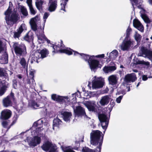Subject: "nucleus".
I'll use <instances>...</instances> for the list:
<instances>
[{
  "instance_id": "obj_38",
  "label": "nucleus",
  "mask_w": 152,
  "mask_h": 152,
  "mask_svg": "<svg viewBox=\"0 0 152 152\" xmlns=\"http://www.w3.org/2000/svg\"><path fill=\"white\" fill-rule=\"evenodd\" d=\"M21 12L23 15L27 16L28 15V12L26 9L24 7H22L21 9Z\"/></svg>"
},
{
  "instance_id": "obj_56",
  "label": "nucleus",
  "mask_w": 152,
  "mask_h": 152,
  "mask_svg": "<svg viewBox=\"0 0 152 152\" xmlns=\"http://www.w3.org/2000/svg\"><path fill=\"white\" fill-rule=\"evenodd\" d=\"M17 76L19 79H21L22 78V76L20 75H18Z\"/></svg>"
},
{
  "instance_id": "obj_48",
  "label": "nucleus",
  "mask_w": 152,
  "mask_h": 152,
  "mask_svg": "<svg viewBox=\"0 0 152 152\" xmlns=\"http://www.w3.org/2000/svg\"><path fill=\"white\" fill-rule=\"evenodd\" d=\"M31 0H27V3L28 4V5L29 7H30L32 6L31 4Z\"/></svg>"
},
{
  "instance_id": "obj_29",
  "label": "nucleus",
  "mask_w": 152,
  "mask_h": 152,
  "mask_svg": "<svg viewBox=\"0 0 152 152\" xmlns=\"http://www.w3.org/2000/svg\"><path fill=\"white\" fill-rule=\"evenodd\" d=\"M43 129V128L42 127H38L36 128V131L31 132V134L33 136L36 135H40L43 133L42 132Z\"/></svg>"
},
{
  "instance_id": "obj_4",
  "label": "nucleus",
  "mask_w": 152,
  "mask_h": 152,
  "mask_svg": "<svg viewBox=\"0 0 152 152\" xmlns=\"http://www.w3.org/2000/svg\"><path fill=\"white\" fill-rule=\"evenodd\" d=\"M12 3L10 1L9 7L4 13L6 22L8 25H12L15 23L19 18L16 13L12 11Z\"/></svg>"
},
{
  "instance_id": "obj_13",
  "label": "nucleus",
  "mask_w": 152,
  "mask_h": 152,
  "mask_svg": "<svg viewBox=\"0 0 152 152\" xmlns=\"http://www.w3.org/2000/svg\"><path fill=\"white\" fill-rule=\"evenodd\" d=\"M138 55L147 57L151 60L152 59V50H148L145 47H142Z\"/></svg>"
},
{
  "instance_id": "obj_37",
  "label": "nucleus",
  "mask_w": 152,
  "mask_h": 152,
  "mask_svg": "<svg viewBox=\"0 0 152 152\" xmlns=\"http://www.w3.org/2000/svg\"><path fill=\"white\" fill-rule=\"evenodd\" d=\"M142 12H141V16L142 18L144 20L145 22L147 23H150V21L149 18L147 16L144 14H142Z\"/></svg>"
},
{
  "instance_id": "obj_54",
  "label": "nucleus",
  "mask_w": 152,
  "mask_h": 152,
  "mask_svg": "<svg viewBox=\"0 0 152 152\" xmlns=\"http://www.w3.org/2000/svg\"><path fill=\"white\" fill-rule=\"evenodd\" d=\"M34 72L33 71H30L29 73V75L31 76L32 77H34Z\"/></svg>"
},
{
  "instance_id": "obj_24",
  "label": "nucleus",
  "mask_w": 152,
  "mask_h": 152,
  "mask_svg": "<svg viewBox=\"0 0 152 152\" xmlns=\"http://www.w3.org/2000/svg\"><path fill=\"white\" fill-rule=\"evenodd\" d=\"M57 5V0H49V10L50 12L54 11Z\"/></svg>"
},
{
  "instance_id": "obj_6",
  "label": "nucleus",
  "mask_w": 152,
  "mask_h": 152,
  "mask_svg": "<svg viewBox=\"0 0 152 152\" xmlns=\"http://www.w3.org/2000/svg\"><path fill=\"white\" fill-rule=\"evenodd\" d=\"M6 50V47L2 45L0 40V63L6 64L8 62V55Z\"/></svg>"
},
{
  "instance_id": "obj_31",
  "label": "nucleus",
  "mask_w": 152,
  "mask_h": 152,
  "mask_svg": "<svg viewBox=\"0 0 152 152\" xmlns=\"http://www.w3.org/2000/svg\"><path fill=\"white\" fill-rule=\"evenodd\" d=\"M44 106V104L43 103H37L35 102H33L32 103V106L35 109L38 108H40Z\"/></svg>"
},
{
  "instance_id": "obj_34",
  "label": "nucleus",
  "mask_w": 152,
  "mask_h": 152,
  "mask_svg": "<svg viewBox=\"0 0 152 152\" xmlns=\"http://www.w3.org/2000/svg\"><path fill=\"white\" fill-rule=\"evenodd\" d=\"M68 0H61V10H63L64 12H65V8L66 5V4Z\"/></svg>"
},
{
  "instance_id": "obj_36",
  "label": "nucleus",
  "mask_w": 152,
  "mask_h": 152,
  "mask_svg": "<svg viewBox=\"0 0 152 152\" xmlns=\"http://www.w3.org/2000/svg\"><path fill=\"white\" fill-rule=\"evenodd\" d=\"M137 64H143L147 68L150 66V63L148 61H145L143 60H139L137 62Z\"/></svg>"
},
{
  "instance_id": "obj_14",
  "label": "nucleus",
  "mask_w": 152,
  "mask_h": 152,
  "mask_svg": "<svg viewBox=\"0 0 152 152\" xmlns=\"http://www.w3.org/2000/svg\"><path fill=\"white\" fill-rule=\"evenodd\" d=\"M98 118L101 122L102 127L105 130L104 132V133L108 124L109 119L104 114H99Z\"/></svg>"
},
{
  "instance_id": "obj_1",
  "label": "nucleus",
  "mask_w": 152,
  "mask_h": 152,
  "mask_svg": "<svg viewBox=\"0 0 152 152\" xmlns=\"http://www.w3.org/2000/svg\"><path fill=\"white\" fill-rule=\"evenodd\" d=\"M39 20V18L38 16H36L31 18L29 22L31 29L34 31H37L36 34L37 37V41L39 44L43 43L46 41L48 43L50 44L51 47H52L54 50L53 52L64 53L68 55L72 54L73 50L69 48H64V45L61 41L58 43H56L55 45L50 43V41L46 38L44 34V27L40 29H38L37 30L36 23Z\"/></svg>"
},
{
  "instance_id": "obj_18",
  "label": "nucleus",
  "mask_w": 152,
  "mask_h": 152,
  "mask_svg": "<svg viewBox=\"0 0 152 152\" xmlns=\"http://www.w3.org/2000/svg\"><path fill=\"white\" fill-rule=\"evenodd\" d=\"M118 78L116 75H111L108 78L109 83L116 87H117Z\"/></svg>"
},
{
  "instance_id": "obj_17",
  "label": "nucleus",
  "mask_w": 152,
  "mask_h": 152,
  "mask_svg": "<svg viewBox=\"0 0 152 152\" xmlns=\"http://www.w3.org/2000/svg\"><path fill=\"white\" fill-rule=\"evenodd\" d=\"M112 100V99L110 95H105L101 97L99 101V103L101 106H104L107 105Z\"/></svg>"
},
{
  "instance_id": "obj_7",
  "label": "nucleus",
  "mask_w": 152,
  "mask_h": 152,
  "mask_svg": "<svg viewBox=\"0 0 152 152\" xmlns=\"http://www.w3.org/2000/svg\"><path fill=\"white\" fill-rule=\"evenodd\" d=\"M134 42L129 37H126L121 45V48L123 51L128 50L132 48Z\"/></svg>"
},
{
  "instance_id": "obj_5",
  "label": "nucleus",
  "mask_w": 152,
  "mask_h": 152,
  "mask_svg": "<svg viewBox=\"0 0 152 152\" xmlns=\"http://www.w3.org/2000/svg\"><path fill=\"white\" fill-rule=\"evenodd\" d=\"M12 47L17 56H24L27 53L26 46L23 44H20L17 42H14Z\"/></svg>"
},
{
  "instance_id": "obj_3",
  "label": "nucleus",
  "mask_w": 152,
  "mask_h": 152,
  "mask_svg": "<svg viewBox=\"0 0 152 152\" xmlns=\"http://www.w3.org/2000/svg\"><path fill=\"white\" fill-rule=\"evenodd\" d=\"M103 135L102 133L99 130L93 131L90 135V142L93 145L98 146L97 148L99 149V152H101V145L103 142ZM82 152H96L95 150L89 149L88 147H83L82 149Z\"/></svg>"
},
{
  "instance_id": "obj_52",
  "label": "nucleus",
  "mask_w": 152,
  "mask_h": 152,
  "mask_svg": "<svg viewBox=\"0 0 152 152\" xmlns=\"http://www.w3.org/2000/svg\"><path fill=\"white\" fill-rule=\"evenodd\" d=\"M39 121H39L37 122H34L33 124V127H36L38 126V124L39 123Z\"/></svg>"
},
{
  "instance_id": "obj_19",
  "label": "nucleus",
  "mask_w": 152,
  "mask_h": 152,
  "mask_svg": "<svg viewBox=\"0 0 152 152\" xmlns=\"http://www.w3.org/2000/svg\"><path fill=\"white\" fill-rule=\"evenodd\" d=\"M9 86V84L7 81H5L4 80L1 81H0V87H1L0 89V96L4 94Z\"/></svg>"
},
{
  "instance_id": "obj_57",
  "label": "nucleus",
  "mask_w": 152,
  "mask_h": 152,
  "mask_svg": "<svg viewBox=\"0 0 152 152\" xmlns=\"http://www.w3.org/2000/svg\"><path fill=\"white\" fill-rule=\"evenodd\" d=\"M13 87L14 88H16V87L17 86L16 84H15V83H14L13 84Z\"/></svg>"
},
{
  "instance_id": "obj_11",
  "label": "nucleus",
  "mask_w": 152,
  "mask_h": 152,
  "mask_svg": "<svg viewBox=\"0 0 152 152\" xmlns=\"http://www.w3.org/2000/svg\"><path fill=\"white\" fill-rule=\"evenodd\" d=\"M48 54V51L46 49L44 48L40 51H36L34 54V57L36 58V61L38 63V59H42L46 57Z\"/></svg>"
},
{
  "instance_id": "obj_50",
  "label": "nucleus",
  "mask_w": 152,
  "mask_h": 152,
  "mask_svg": "<svg viewBox=\"0 0 152 152\" xmlns=\"http://www.w3.org/2000/svg\"><path fill=\"white\" fill-rule=\"evenodd\" d=\"M2 125L4 127L6 128L7 127V123L6 121H3L2 123Z\"/></svg>"
},
{
  "instance_id": "obj_33",
  "label": "nucleus",
  "mask_w": 152,
  "mask_h": 152,
  "mask_svg": "<svg viewBox=\"0 0 152 152\" xmlns=\"http://www.w3.org/2000/svg\"><path fill=\"white\" fill-rule=\"evenodd\" d=\"M43 1L42 0H37L36 2V5L37 9L40 10L42 9Z\"/></svg>"
},
{
  "instance_id": "obj_43",
  "label": "nucleus",
  "mask_w": 152,
  "mask_h": 152,
  "mask_svg": "<svg viewBox=\"0 0 152 152\" xmlns=\"http://www.w3.org/2000/svg\"><path fill=\"white\" fill-rule=\"evenodd\" d=\"M132 31V29L129 27H128L126 30V37H129V36L130 35Z\"/></svg>"
},
{
  "instance_id": "obj_64",
  "label": "nucleus",
  "mask_w": 152,
  "mask_h": 152,
  "mask_svg": "<svg viewBox=\"0 0 152 152\" xmlns=\"http://www.w3.org/2000/svg\"><path fill=\"white\" fill-rule=\"evenodd\" d=\"M120 94V93L119 92H118L116 93V95H117V94H118V95H119Z\"/></svg>"
},
{
  "instance_id": "obj_10",
  "label": "nucleus",
  "mask_w": 152,
  "mask_h": 152,
  "mask_svg": "<svg viewBox=\"0 0 152 152\" xmlns=\"http://www.w3.org/2000/svg\"><path fill=\"white\" fill-rule=\"evenodd\" d=\"M72 107L74 109L76 116L83 117L86 120H88L90 119V118H89L86 115L84 109L81 106H78L76 107L75 109L74 108V106H73Z\"/></svg>"
},
{
  "instance_id": "obj_39",
  "label": "nucleus",
  "mask_w": 152,
  "mask_h": 152,
  "mask_svg": "<svg viewBox=\"0 0 152 152\" xmlns=\"http://www.w3.org/2000/svg\"><path fill=\"white\" fill-rule=\"evenodd\" d=\"M135 39L137 42H140L141 39L142 37L137 32H136L134 35Z\"/></svg>"
},
{
  "instance_id": "obj_49",
  "label": "nucleus",
  "mask_w": 152,
  "mask_h": 152,
  "mask_svg": "<svg viewBox=\"0 0 152 152\" xmlns=\"http://www.w3.org/2000/svg\"><path fill=\"white\" fill-rule=\"evenodd\" d=\"M29 33H28L24 37V39L26 40V41H29V39L30 38V37L29 35Z\"/></svg>"
},
{
  "instance_id": "obj_45",
  "label": "nucleus",
  "mask_w": 152,
  "mask_h": 152,
  "mask_svg": "<svg viewBox=\"0 0 152 152\" xmlns=\"http://www.w3.org/2000/svg\"><path fill=\"white\" fill-rule=\"evenodd\" d=\"M123 96H119L118 97L116 98V102L118 103H120L121 102V99L123 98Z\"/></svg>"
},
{
  "instance_id": "obj_53",
  "label": "nucleus",
  "mask_w": 152,
  "mask_h": 152,
  "mask_svg": "<svg viewBox=\"0 0 152 152\" xmlns=\"http://www.w3.org/2000/svg\"><path fill=\"white\" fill-rule=\"evenodd\" d=\"M148 79V77L147 76L145 75H143L142 76V80L143 81H145L146 80Z\"/></svg>"
},
{
  "instance_id": "obj_26",
  "label": "nucleus",
  "mask_w": 152,
  "mask_h": 152,
  "mask_svg": "<svg viewBox=\"0 0 152 152\" xmlns=\"http://www.w3.org/2000/svg\"><path fill=\"white\" fill-rule=\"evenodd\" d=\"M76 146H68L66 147L65 148L63 149L64 152H75V151L72 150V149L75 150H77L78 148V146H79V144L78 142H75Z\"/></svg>"
},
{
  "instance_id": "obj_61",
  "label": "nucleus",
  "mask_w": 152,
  "mask_h": 152,
  "mask_svg": "<svg viewBox=\"0 0 152 152\" xmlns=\"http://www.w3.org/2000/svg\"><path fill=\"white\" fill-rule=\"evenodd\" d=\"M140 84V82H139L137 85V87Z\"/></svg>"
},
{
  "instance_id": "obj_23",
  "label": "nucleus",
  "mask_w": 152,
  "mask_h": 152,
  "mask_svg": "<svg viewBox=\"0 0 152 152\" xmlns=\"http://www.w3.org/2000/svg\"><path fill=\"white\" fill-rule=\"evenodd\" d=\"M61 115L63 120L66 122H69L72 117L71 113L67 111H62Z\"/></svg>"
},
{
  "instance_id": "obj_21",
  "label": "nucleus",
  "mask_w": 152,
  "mask_h": 152,
  "mask_svg": "<svg viewBox=\"0 0 152 152\" xmlns=\"http://www.w3.org/2000/svg\"><path fill=\"white\" fill-rule=\"evenodd\" d=\"M137 79V77L135 73H132L126 75L124 79V82L127 83L133 82H134Z\"/></svg>"
},
{
  "instance_id": "obj_8",
  "label": "nucleus",
  "mask_w": 152,
  "mask_h": 152,
  "mask_svg": "<svg viewBox=\"0 0 152 152\" xmlns=\"http://www.w3.org/2000/svg\"><path fill=\"white\" fill-rule=\"evenodd\" d=\"M92 80V88L93 89L102 88L104 84V80L101 77L94 76Z\"/></svg>"
},
{
  "instance_id": "obj_51",
  "label": "nucleus",
  "mask_w": 152,
  "mask_h": 152,
  "mask_svg": "<svg viewBox=\"0 0 152 152\" xmlns=\"http://www.w3.org/2000/svg\"><path fill=\"white\" fill-rule=\"evenodd\" d=\"M18 118V116L17 115H15L14 116L13 118V122L15 123L17 119Z\"/></svg>"
},
{
  "instance_id": "obj_46",
  "label": "nucleus",
  "mask_w": 152,
  "mask_h": 152,
  "mask_svg": "<svg viewBox=\"0 0 152 152\" xmlns=\"http://www.w3.org/2000/svg\"><path fill=\"white\" fill-rule=\"evenodd\" d=\"M133 6L134 5H136L137 4V0H130Z\"/></svg>"
},
{
  "instance_id": "obj_60",
  "label": "nucleus",
  "mask_w": 152,
  "mask_h": 152,
  "mask_svg": "<svg viewBox=\"0 0 152 152\" xmlns=\"http://www.w3.org/2000/svg\"><path fill=\"white\" fill-rule=\"evenodd\" d=\"M76 94H72V97H74L75 96Z\"/></svg>"
},
{
  "instance_id": "obj_44",
  "label": "nucleus",
  "mask_w": 152,
  "mask_h": 152,
  "mask_svg": "<svg viewBox=\"0 0 152 152\" xmlns=\"http://www.w3.org/2000/svg\"><path fill=\"white\" fill-rule=\"evenodd\" d=\"M29 8L31 14L34 15L36 14V12L32 6L29 7Z\"/></svg>"
},
{
  "instance_id": "obj_9",
  "label": "nucleus",
  "mask_w": 152,
  "mask_h": 152,
  "mask_svg": "<svg viewBox=\"0 0 152 152\" xmlns=\"http://www.w3.org/2000/svg\"><path fill=\"white\" fill-rule=\"evenodd\" d=\"M41 148L44 151L48 152H58L56 146L50 142L48 141L45 142L42 146Z\"/></svg>"
},
{
  "instance_id": "obj_40",
  "label": "nucleus",
  "mask_w": 152,
  "mask_h": 152,
  "mask_svg": "<svg viewBox=\"0 0 152 152\" xmlns=\"http://www.w3.org/2000/svg\"><path fill=\"white\" fill-rule=\"evenodd\" d=\"M26 29V25L24 24H22L18 30L22 32L23 31Z\"/></svg>"
},
{
  "instance_id": "obj_25",
  "label": "nucleus",
  "mask_w": 152,
  "mask_h": 152,
  "mask_svg": "<svg viewBox=\"0 0 152 152\" xmlns=\"http://www.w3.org/2000/svg\"><path fill=\"white\" fill-rule=\"evenodd\" d=\"M110 65L112 66H105L103 69V70L105 73H108L115 70L116 69V65L113 63H111Z\"/></svg>"
},
{
  "instance_id": "obj_15",
  "label": "nucleus",
  "mask_w": 152,
  "mask_h": 152,
  "mask_svg": "<svg viewBox=\"0 0 152 152\" xmlns=\"http://www.w3.org/2000/svg\"><path fill=\"white\" fill-rule=\"evenodd\" d=\"M51 99L54 101L58 102H65L66 105H68V103L69 102L70 99L67 96H62L57 95L56 94H53L51 95Z\"/></svg>"
},
{
  "instance_id": "obj_55",
  "label": "nucleus",
  "mask_w": 152,
  "mask_h": 152,
  "mask_svg": "<svg viewBox=\"0 0 152 152\" xmlns=\"http://www.w3.org/2000/svg\"><path fill=\"white\" fill-rule=\"evenodd\" d=\"M32 81L33 83L32 86L33 87H34L35 85H36V83L35 82V81H34V80L33 79H32Z\"/></svg>"
},
{
  "instance_id": "obj_30",
  "label": "nucleus",
  "mask_w": 152,
  "mask_h": 152,
  "mask_svg": "<svg viewBox=\"0 0 152 152\" xmlns=\"http://www.w3.org/2000/svg\"><path fill=\"white\" fill-rule=\"evenodd\" d=\"M61 121L60 119L56 118L53 120V129L54 130L55 127H58L61 124Z\"/></svg>"
},
{
  "instance_id": "obj_63",
  "label": "nucleus",
  "mask_w": 152,
  "mask_h": 152,
  "mask_svg": "<svg viewBox=\"0 0 152 152\" xmlns=\"http://www.w3.org/2000/svg\"><path fill=\"white\" fill-rule=\"evenodd\" d=\"M130 90V88H129V87L128 88V91H129Z\"/></svg>"
},
{
  "instance_id": "obj_58",
  "label": "nucleus",
  "mask_w": 152,
  "mask_h": 152,
  "mask_svg": "<svg viewBox=\"0 0 152 152\" xmlns=\"http://www.w3.org/2000/svg\"><path fill=\"white\" fill-rule=\"evenodd\" d=\"M76 99V98L75 97H74V98H73V99H72V100L73 101H75V102H74V103H75V102H76V101H75Z\"/></svg>"
},
{
  "instance_id": "obj_28",
  "label": "nucleus",
  "mask_w": 152,
  "mask_h": 152,
  "mask_svg": "<svg viewBox=\"0 0 152 152\" xmlns=\"http://www.w3.org/2000/svg\"><path fill=\"white\" fill-rule=\"evenodd\" d=\"M118 55V52L116 50H113L112 52L109 53V58L110 60L115 59Z\"/></svg>"
},
{
  "instance_id": "obj_32",
  "label": "nucleus",
  "mask_w": 152,
  "mask_h": 152,
  "mask_svg": "<svg viewBox=\"0 0 152 152\" xmlns=\"http://www.w3.org/2000/svg\"><path fill=\"white\" fill-rule=\"evenodd\" d=\"M5 73V70L3 68H0V77H2V80L1 79H0V81H3L4 80L5 81H7L6 80Z\"/></svg>"
},
{
  "instance_id": "obj_42",
  "label": "nucleus",
  "mask_w": 152,
  "mask_h": 152,
  "mask_svg": "<svg viewBox=\"0 0 152 152\" xmlns=\"http://www.w3.org/2000/svg\"><path fill=\"white\" fill-rule=\"evenodd\" d=\"M21 32L19 31L18 30H17V31L14 32V37L15 38H18L21 33Z\"/></svg>"
},
{
  "instance_id": "obj_20",
  "label": "nucleus",
  "mask_w": 152,
  "mask_h": 152,
  "mask_svg": "<svg viewBox=\"0 0 152 152\" xmlns=\"http://www.w3.org/2000/svg\"><path fill=\"white\" fill-rule=\"evenodd\" d=\"M11 114L12 112L10 110L5 109L1 112L0 118L2 119L7 120L11 117Z\"/></svg>"
},
{
  "instance_id": "obj_27",
  "label": "nucleus",
  "mask_w": 152,
  "mask_h": 152,
  "mask_svg": "<svg viewBox=\"0 0 152 152\" xmlns=\"http://www.w3.org/2000/svg\"><path fill=\"white\" fill-rule=\"evenodd\" d=\"M134 26L141 32L143 31V27L140 22L137 20H134L133 21Z\"/></svg>"
},
{
  "instance_id": "obj_35",
  "label": "nucleus",
  "mask_w": 152,
  "mask_h": 152,
  "mask_svg": "<svg viewBox=\"0 0 152 152\" xmlns=\"http://www.w3.org/2000/svg\"><path fill=\"white\" fill-rule=\"evenodd\" d=\"M20 63L23 68H27V64L26 60L24 58H23L20 59Z\"/></svg>"
},
{
  "instance_id": "obj_62",
  "label": "nucleus",
  "mask_w": 152,
  "mask_h": 152,
  "mask_svg": "<svg viewBox=\"0 0 152 152\" xmlns=\"http://www.w3.org/2000/svg\"><path fill=\"white\" fill-rule=\"evenodd\" d=\"M0 152H9L8 151H1Z\"/></svg>"
},
{
  "instance_id": "obj_59",
  "label": "nucleus",
  "mask_w": 152,
  "mask_h": 152,
  "mask_svg": "<svg viewBox=\"0 0 152 152\" xmlns=\"http://www.w3.org/2000/svg\"><path fill=\"white\" fill-rule=\"evenodd\" d=\"M91 84L90 83H89L88 84V86L90 88H91L90 86Z\"/></svg>"
},
{
  "instance_id": "obj_12",
  "label": "nucleus",
  "mask_w": 152,
  "mask_h": 152,
  "mask_svg": "<svg viewBox=\"0 0 152 152\" xmlns=\"http://www.w3.org/2000/svg\"><path fill=\"white\" fill-rule=\"evenodd\" d=\"M41 139L40 137H34L33 138L27 137L26 140H25V142H27L30 146H35L39 144L41 142Z\"/></svg>"
},
{
  "instance_id": "obj_2",
  "label": "nucleus",
  "mask_w": 152,
  "mask_h": 152,
  "mask_svg": "<svg viewBox=\"0 0 152 152\" xmlns=\"http://www.w3.org/2000/svg\"><path fill=\"white\" fill-rule=\"evenodd\" d=\"M73 52L74 53L75 56H78L79 57L88 62L91 71L95 72L98 68H101L103 66V63H101L100 61L96 58H104V54L96 56L89 55L83 53H79L73 50L72 53Z\"/></svg>"
},
{
  "instance_id": "obj_22",
  "label": "nucleus",
  "mask_w": 152,
  "mask_h": 152,
  "mask_svg": "<svg viewBox=\"0 0 152 152\" xmlns=\"http://www.w3.org/2000/svg\"><path fill=\"white\" fill-rule=\"evenodd\" d=\"M83 104L89 111H93L95 110L96 106L95 102L87 101L84 102Z\"/></svg>"
},
{
  "instance_id": "obj_41",
  "label": "nucleus",
  "mask_w": 152,
  "mask_h": 152,
  "mask_svg": "<svg viewBox=\"0 0 152 152\" xmlns=\"http://www.w3.org/2000/svg\"><path fill=\"white\" fill-rule=\"evenodd\" d=\"M49 15L50 14L49 13L46 12L44 14L43 17L44 21V26H43V27H44V24L45 22H46V20L48 18Z\"/></svg>"
},
{
  "instance_id": "obj_47",
  "label": "nucleus",
  "mask_w": 152,
  "mask_h": 152,
  "mask_svg": "<svg viewBox=\"0 0 152 152\" xmlns=\"http://www.w3.org/2000/svg\"><path fill=\"white\" fill-rule=\"evenodd\" d=\"M89 96L91 97H94L96 96V93L94 92H89Z\"/></svg>"
},
{
  "instance_id": "obj_16",
  "label": "nucleus",
  "mask_w": 152,
  "mask_h": 152,
  "mask_svg": "<svg viewBox=\"0 0 152 152\" xmlns=\"http://www.w3.org/2000/svg\"><path fill=\"white\" fill-rule=\"evenodd\" d=\"M14 96L13 94L11 93L10 96L4 98L3 100V104L5 107L11 106L12 101L14 99Z\"/></svg>"
}]
</instances>
